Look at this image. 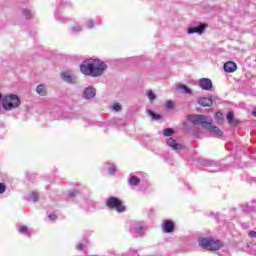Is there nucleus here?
I'll return each mask as SVG.
<instances>
[{"mask_svg":"<svg viewBox=\"0 0 256 256\" xmlns=\"http://www.w3.org/2000/svg\"><path fill=\"white\" fill-rule=\"evenodd\" d=\"M106 205L109 209H115L118 213L125 212L123 202H121V200H119L117 197L108 198Z\"/></svg>","mask_w":256,"mask_h":256,"instance_id":"nucleus-5","label":"nucleus"},{"mask_svg":"<svg viewBox=\"0 0 256 256\" xmlns=\"http://www.w3.org/2000/svg\"><path fill=\"white\" fill-rule=\"evenodd\" d=\"M198 105H201V107H211L213 100L211 98L201 97L198 98Z\"/></svg>","mask_w":256,"mask_h":256,"instance_id":"nucleus-13","label":"nucleus"},{"mask_svg":"<svg viewBox=\"0 0 256 256\" xmlns=\"http://www.w3.org/2000/svg\"><path fill=\"white\" fill-rule=\"evenodd\" d=\"M147 97H148L149 101H153V100L157 99V96L155 95L153 90H149L147 92Z\"/></svg>","mask_w":256,"mask_h":256,"instance_id":"nucleus-22","label":"nucleus"},{"mask_svg":"<svg viewBox=\"0 0 256 256\" xmlns=\"http://www.w3.org/2000/svg\"><path fill=\"white\" fill-rule=\"evenodd\" d=\"M141 183V179H139L137 176L131 175L129 178V185H132L133 187L139 185Z\"/></svg>","mask_w":256,"mask_h":256,"instance_id":"nucleus-18","label":"nucleus"},{"mask_svg":"<svg viewBox=\"0 0 256 256\" xmlns=\"http://www.w3.org/2000/svg\"><path fill=\"white\" fill-rule=\"evenodd\" d=\"M23 14L25 15L26 19H31V11L25 9L23 10Z\"/></svg>","mask_w":256,"mask_h":256,"instance_id":"nucleus-28","label":"nucleus"},{"mask_svg":"<svg viewBox=\"0 0 256 256\" xmlns=\"http://www.w3.org/2000/svg\"><path fill=\"white\" fill-rule=\"evenodd\" d=\"M87 27H93V20H90L88 23H87Z\"/></svg>","mask_w":256,"mask_h":256,"instance_id":"nucleus-35","label":"nucleus"},{"mask_svg":"<svg viewBox=\"0 0 256 256\" xmlns=\"http://www.w3.org/2000/svg\"><path fill=\"white\" fill-rule=\"evenodd\" d=\"M188 121L192 123L193 125H202L204 129H207L209 131L210 135L212 137H222L223 131L219 129L217 126H213V118L211 116L206 115H189Z\"/></svg>","mask_w":256,"mask_h":256,"instance_id":"nucleus-1","label":"nucleus"},{"mask_svg":"<svg viewBox=\"0 0 256 256\" xmlns=\"http://www.w3.org/2000/svg\"><path fill=\"white\" fill-rule=\"evenodd\" d=\"M226 119L231 127H237V125H239V120L235 119V114H233V112H228Z\"/></svg>","mask_w":256,"mask_h":256,"instance_id":"nucleus-11","label":"nucleus"},{"mask_svg":"<svg viewBox=\"0 0 256 256\" xmlns=\"http://www.w3.org/2000/svg\"><path fill=\"white\" fill-rule=\"evenodd\" d=\"M174 133H175V131H173L172 128H166V129L163 131L164 137H171V135H173Z\"/></svg>","mask_w":256,"mask_h":256,"instance_id":"nucleus-21","label":"nucleus"},{"mask_svg":"<svg viewBox=\"0 0 256 256\" xmlns=\"http://www.w3.org/2000/svg\"><path fill=\"white\" fill-rule=\"evenodd\" d=\"M1 105L4 111H13L21 107V99L16 94H6L2 96Z\"/></svg>","mask_w":256,"mask_h":256,"instance_id":"nucleus-3","label":"nucleus"},{"mask_svg":"<svg viewBox=\"0 0 256 256\" xmlns=\"http://www.w3.org/2000/svg\"><path fill=\"white\" fill-rule=\"evenodd\" d=\"M147 115H149V117H151L152 121H159V119H161V115L156 114L155 112H153L151 110H147Z\"/></svg>","mask_w":256,"mask_h":256,"instance_id":"nucleus-19","label":"nucleus"},{"mask_svg":"<svg viewBox=\"0 0 256 256\" xmlns=\"http://www.w3.org/2000/svg\"><path fill=\"white\" fill-rule=\"evenodd\" d=\"M117 171V168L115 167V165H112L109 169L108 172L110 175H115V172Z\"/></svg>","mask_w":256,"mask_h":256,"instance_id":"nucleus-27","label":"nucleus"},{"mask_svg":"<svg viewBox=\"0 0 256 256\" xmlns=\"http://www.w3.org/2000/svg\"><path fill=\"white\" fill-rule=\"evenodd\" d=\"M198 85L202 91H211L213 89V82L209 78H200Z\"/></svg>","mask_w":256,"mask_h":256,"instance_id":"nucleus-6","label":"nucleus"},{"mask_svg":"<svg viewBox=\"0 0 256 256\" xmlns=\"http://www.w3.org/2000/svg\"><path fill=\"white\" fill-rule=\"evenodd\" d=\"M76 249H77L78 251H83V249H85V245H83V244H78V245L76 246Z\"/></svg>","mask_w":256,"mask_h":256,"instance_id":"nucleus-30","label":"nucleus"},{"mask_svg":"<svg viewBox=\"0 0 256 256\" xmlns=\"http://www.w3.org/2000/svg\"><path fill=\"white\" fill-rule=\"evenodd\" d=\"M249 237L256 238V232L255 231H250L248 232Z\"/></svg>","mask_w":256,"mask_h":256,"instance_id":"nucleus-33","label":"nucleus"},{"mask_svg":"<svg viewBox=\"0 0 256 256\" xmlns=\"http://www.w3.org/2000/svg\"><path fill=\"white\" fill-rule=\"evenodd\" d=\"M131 227L136 235H143V231H145V223L143 222L133 223Z\"/></svg>","mask_w":256,"mask_h":256,"instance_id":"nucleus-10","label":"nucleus"},{"mask_svg":"<svg viewBox=\"0 0 256 256\" xmlns=\"http://www.w3.org/2000/svg\"><path fill=\"white\" fill-rule=\"evenodd\" d=\"M167 145L169 147H171L172 149H174L175 151H180L181 149H183V146H181V144L177 143V141L173 138H169L167 140Z\"/></svg>","mask_w":256,"mask_h":256,"instance_id":"nucleus-14","label":"nucleus"},{"mask_svg":"<svg viewBox=\"0 0 256 256\" xmlns=\"http://www.w3.org/2000/svg\"><path fill=\"white\" fill-rule=\"evenodd\" d=\"M210 173H217V171H219V169H214V170H208Z\"/></svg>","mask_w":256,"mask_h":256,"instance_id":"nucleus-36","label":"nucleus"},{"mask_svg":"<svg viewBox=\"0 0 256 256\" xmlns=\"http://www.w3.org/2000/svg\"><path fill=\"white\" fill-rule=\"evenodd\" d=\"M174 106H175V104H174L173 101H171V100H168V101L166 102V104H165V107H166L167 109H173Z\"/></svg>","mask_w":256,"mask_h":256,"instance_id":"nucleus-25","label":"nucleus"},{"mask_svg":"<svg viewBox=\"0 0 256 256\" xmlns=\"http://www.w3.org/2000/svg\"><path fill=\"white\" fill-rule=\"evenodd\" d=\"M215 167H219V165L217 163H214Z\"/></svg>","mask_w":256,"mask_h":256,"instance_id":"nucleus-38","label":"nucleus"},{"mask_svg":"<svg viewBox=\"0 0 256 256\" xmlns=\"http://www.w3.org/2000/svg\"><path fill=\"white\" fill-rule=\"evenodd\" d=\"M237 71V63L233 61H228L225 63V72L226 73H235Z\"/></svg>","mask_w":256,"mask_h":256,"instance_id":"nucleus-12","label":"nucleus"},{"mask_svg":"<svg viewBox=\"0 0 256 256\" xmlns=\"http://www.w3.org/2000/svg\"><path fill=\"white\" fill-rule=\"evenodd\" d=\"M252 115H253V117H256V109H254V110L252 111Z\"/></svg>","mask_w":256,"mask_h":256,"instance_id":"nucleus-37","label":"nucleus"},{"mask_svg":"<svg viewBox=\"0 0 256 256\" xmlns=\"http://www.w3.org/2000/svg\"><path fill=\"white\" fill-rule=\"evenodd\" d=\"M36 92L38 93V95L45 97V95H47V88L45 87V85L40 84L36 87Z\"/></svg>","mask_w":256,"mask_h":256,"instance_id":"nucleus-16","label":"nucleus"},{"mask_svg":"<svg viewBox=\"0 0 256 256\" xmlns=\"http://www.w3.org/2000/svg\"><path fill=\"white\" fill-rule=\"evenodd\" d=\"M177 89L182 91V93H185V95H193V92L191 91V89H189V87H187V86H185L183 84H179L177 86Z\"/></svg>","mask_w":256,"mask_h":256,"instance_id":"nucleus-17","label":"nucleus"},{"mask_svg":"<svg viewBox=\"0 0 256 256\" xmlns=\"http://www.w3.org/2000/svg\"><path fill=\"white\" fill-rule=\"evenodd\" d=\"M77 195V191H72L69 193V197H75Z\"/></svg>","mask_w":256,"mask_h":256,"instance_id":"nucleus-34","label":"nucleus"},{"mask_svg":"<svg viewBox=\"0 0 256 256\" xmlns=\"http://www.w3.org/2000/svg\"><path fill=\"white\" fill-rule=\"evenodd\" d=\"M215 118H216V121H218V123H223V113L216 112Z\"/></svg>","mask_w":256,"mask_h":256,"instance_id":"nucleus-23","label":"nucleus"},{"mask_svg":"<svg viewBox=\"0 0 256 256\" xmlns=\"http://www.w3.org/2000/svg\"><path fill=\"white\" fill-rule=\"evenodd\" d=\"M30 198L32 199V201H33L34 203H37V201H39V195H37V193H35V192H32V193H31Z\"/></svg>","mask_w":256,"mask_h":256,"instance_id":"nucleus-24","label":"nucleus"},{"mask_svg":"<svg viewBox=\"0 0 256 256\" xmlns=\"http://www.w3.org/2000/svg\"><path fill=\"white\" fill-rule=\"evenodd\" d=\"M112 109L114 111H121V109H122L121 104L115 103L114 105H112Z\"/></svg>","mask_w":256,"mask_h":256,"instance_id":"nucleus-26","label":"nucleus"},{"mask_svg":"<svg viewBox=\"0 0 256 256\" xmlns=\"http://www.w3.org/2000/svg\"><path fill=\"white\" fill-rule=\"evenodd\" d=\"M175 229V224L171 220H165L162 224V230L164 233H173Z\"/></svg>","mask_w":256,"mask_h":256,"instance_id":"nucleus-9","label":"nucleus"},{"mask_svg":"<svg viewBox=\"0 0 256 256\" xmlns=\"http://www.w3.org/2000/svg\"><path fill=\"white\" fill-rule=\"evenodd\" d=\"M187 33L188 35H193V33L203 35V33H205V25L201 24L199 26L189 27Z\"/></svg>","mask_w":256,"mask_h":256,"instance_id":"nucleus-7","label":"nucleus"},{"mask_svg":"<svg viewBox=\"0 0 256 256\" xmlns=\"http://www.w3.org/2000/svg\"><path fill=\"white\" fill-rule=\"evenodd\" d=\"M62 79L66 83H72V84L77 83V77L75 75H73V73H71V72H63Z\"/></svg>","mask_w":256,"mask_h":256,"instance_id":"nucleus-8","label":"nucleus"},{"mask_svg":"<svg viewBox=\"0 0 256 256\" xmlns=\"http://www.w3.org/2000/svg\"><path fill=\"white\" fill-rule=\"evenodd\" d=\"M83 75L90 77H101L107 71V64L101 60L84 61L80 66Z\"/></svg>","mask_w":256,"mask_h":256,"instance_id":"nucleus-2","label":"nucleus"},{"mask_svg":"<svg viewBox=\"0 0 256 256\" xmlns=\"http://www.w3.org/2000/svg\"><path fill=\"white\" fill-rule=\"evenodd\" d=\"M5 189H6L5 185L3 183H0V195L1 193H5Z\"/></svg>","mask_w":256,"mask_h":256,"instance_id":"nucleus-29","label":"nucleus"},{"mask_svg":"<svg viewBox=\"0 0 256 256\" xmlns=\"http://www.w3.org/2000/svg\"><path fill=\"white\" fill-rule=\"evenodd\" d=\"M198 243L202 249L207 251H219L223 247V243L217 239L211 237H202L198 239Z\"/></svg>","mask_w":256,"mask_h":256,"instance_id":"nucleus-4","label":"nucleus"},{"mask_svg":"<svg viewBox=\"0 0 256 256\" xmlns=\"http://www.w3.org/2000/svg\"><path fill=\"white\" fill-rule=\"evenodd\" d=\"M48 217L51 219V221H55V219H57V215L55 214H50Z\"/></svg>","mask_w":256,"mask_h":256,"instance_id":"nucleus-32","label":"nucleus"},{"mask_svg":"<svg viewBox=\"0 0 256 256\" xmlns=\"http://www.w3.org/2000/svg\"><path fill=\"white\" fill-rule=\"evenodd\" d=\"M19 233H22L23 235H27L30 237L31 231L27 228V226H21L18 228Z\"/></svg>","mask_w":256,"mask_h":256,"instance_id":"nucleus-20","label":"nucleus"},{"mask_svg":"<svg viewBox=\"0 0 256 256\" xmlns=\"http://www.w3.org/2000/svg\"><path fill=\"white\" fill-rule=\"evenodd\" d=\"M72 31H73L74 33H77V32H79V31H81V26L73 27V28H72Z\"/></svg>","mask_w":256,"mask_h":256,"instance_id":"nucleus-31","label":"nucleus"},{"mask_svg":"<svg viewBox=\"0 0 256 256\" xmlns=\"http://www.w3.org/2000/svg\"><path fill=\"white\" fill-rule=\"evenodd\" d=\"M223 69H225V64H223Z\"/></svg>","mask_w":256,"mask_h":256,"instance_id":"nucleus-39","label":"nucleus"},{"mask_svg":"<svg viewBox=\"0 0 256 256\" xmlns=\"http://www.w3.org/2000/svg\"><path fill=\"white\" fill-rule=\"evenodd\" d=\"M83 97L84 99H93V97H95V90L91 87L86 88Z\"/></svg>","mask_w":256,"mask_h":256,"instance_id":"nucleus-15","label":"nucleus"}]
</instances>
